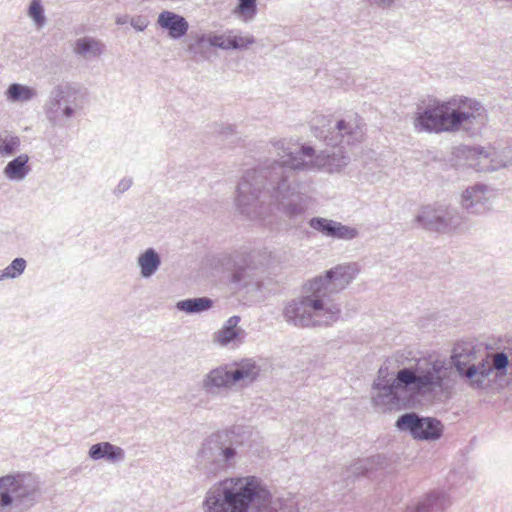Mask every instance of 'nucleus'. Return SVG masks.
Returning a JSON list of instances; mask_svg holds the SVG:
<instances>
[{"label": "nucleus", "mask_w": 512, "mask_h": 512, "mask_svg": "<svg viewBox=\"0 0 512 512\" xmlns=\"http://www.w3.org/2000/svg\"><path fill=\"white\" fill-rule=\"evenodd\" d=\"M358 235L359 231L355 227L344 225L338 221L336 222L333 239L349 241L357 238Z\"/></svg>", "instance_id": "obj_33"}, {"label": "nucleus", "mask_w": 512, "mask_h": 512, "mask_svg": "<svg viewBox=\"0 0 512 512\" xmlns=\"http://www.w3.org/2000/svg\"><path fill=\"white\" fill-rule=\"evenodd\" d=\"M473 152L480 160L479 171H495L512 165V150L509 147L500 151L495 148L475 147Z\"/></svg>", "instance_id": "obj_14"}, {"label": "nucleus", "mask_w": 512, "mask_h": 512, "mask_svg": "<svg viewBox=\"0 0 512 512\" xmlns=\"http://www.w3.org/2000/svg\"><path fill=\"white\" fill-rule=\"evenodd\" d=\"M396 427L408 432L414 439L435 441L443 434V424L436 418L420 416L415 412L404 413L398 417Z\"/></svg>", "instance_id": "obj_12"}, {"label": "nucleus", "mask_w": 512, "mask_h": 512, "mask_svg": "<svg viewBox=\"0 0 512 512\" xmlns=\"http://www.w3.org/2000/svg\"><path fill=\"white\" fill-rule=\"evenodd\" d=\"M0 512H8L4 490L3 476L0 477Z\"/></svg>", "instance_id": "obj_38"}, {"label": "nucleus", "mask_w": 512, "mask_h": 512, "mask_svg": "<svg viewBox=\"0 0 512 512\" xmlns=\"http://www.w3.org/2000/svg\"><path fill=\"white\" fill-rule=\"evenodd\" d=\"M28 15L35 21L38 26L45 23L44 9L40 0H32L29 6Z\"/></svg>", "instance_id": "obj_34"}, {"label": "nucleus", "mask_w": 512, "mask_h": 512, "mask_svg": "<svg viewBox=\"0 0 512 512\" xmlns=\"http://www.w3.org/2000/svg\"><path fill=\"white\" fill-rule=\"evenodd\" d=\"M216 45L223 50H238L246 49L255 43V38L252 35L234 34L233 31L218 34Z\"/></svg>", "instance_id": "obj_22"}, {"label": "nucleus", "mask_w": 512, "mask_h": 512, "mask_svg": "<svg viewBox=\"0 0 512 512\" xmlns=\"http://www.w3.org/2000/svg\"><path fill=\"white\" fill-rule=\"evenodd\" d=\"M466 218L453 207L439 205L438 233H452L464 230Z\"/></svg>", "instance_id": "obj_17"}, {"label": "nucleus", "mask_w": 512, "mask_h": 512, "mask_svg": "<svg viewBox=\"0 0 512 512\" xmlns=\"http://www.w3.org/2000/svg\"><path fill=\"white\" fill-rule=\"evenodd\" d=\"M233 14L243 22H251L257 14V0H237Z\"/></svg>", "instance_id": "obj_29"}, {"label": "nucleus", "mask_w": 512, "mask_h": 512, "mask_svg": "<svg viewBox=\"0 0 512 512\" xmlns=\"http://www.w3.org/2000/svg\"><path fill=\"white\" fill-rule=\"evenodd\" d=\"M20 145V139L17 136L0 135V155L11 156L13 155Z\"/></svg>", "instance_id": "obj_32"}, {"label": "nucleus", "mask_w": 512, "mask_h": 512, "mask_svg": "<svg viewBox=\"0 0 512 512\" xmlns=\"http://www.w3.org/2000/svg\"><path fill=\"white\" fill-rule=\"evenodd\" d=\"M104 47L100 40L85 36L75 41L73 52L84 59L97 58L103 53Z\"/></svg>", "instance_id": "obj_24"}, {"label": "nucleus", "mask_w": 512, "mask_h": 512, "mask_svg": "<svg viewBox=\"0 0 512 512\" xmlns=\"http://www.w3.org/2000/svg\"><path fill=\"white\" fill-rule=\"evenodd\" d=\"M426 359L444 360L450 365L452 390L455 386L453 367L470 388L482 390L489 386L491 376L499 378L506 375L509 366V356L503 351L487 353L478 361L475 346L470 342L456 343L450 361L436 356H429Z\"/></svg>", "instance_id": "obj_6"}, {"label": "nucleus", "mask_w": 512, "mask_h": 512, "mask_svg": "<svg viewBox=\"0 0 512 512\" xmlns=\"http://www.w3.org/2000/svg\"><path fill=\"white\" fill-rule=\"evenodd\" d=\"M488 121V111L481 101L454 95L444 101L434 98L418 105L413 127L419 133L464 131L470 136H477L482 133Z\"/></svg>", "instance_id": "obj_5"}, {"label": "nucleus", "mask_w": 512, "mask_h": 512, "mask_svg": "<svg viewBox=\"0 0 512 512\" xmlns=\"http://www.w3.org/2000/svg\"><path fill=\"white\" fill-rule=\"evenodd\" d=\"M241 446L242 441L232 429L212 433L202 441L197 451V468L207 476L226 472L238 462Z\"/></svg>", "instance_id": "obj_7"}, {"label": "nucleus", "mask_w": 512, "mask_h": 512, "mask_svg": "<svg viewBox=\"0 0 512 512\" xmlns=\"http://www.w3.org/2000/svg\"><path fill=\"white\" fill-rule=\"evenodd\" d=\"M204 512H299L291 493L272 495L255 476L231 477L212 485L203 502Z\"/></svg>", "instance_id": "obj_4"}, {"label": "nucleus", "mask_w": 512, "mask_h": 512, "mask_svg": "<svg viewBox=\"0 0 512 512\" xmlns=\"http://www.w3.org/2000/svg\"><path fill=\"white\" fill-rule=\"evenodd\" d=\"M130 24L137 31H144L147 28L149 21L144 16H136L131 19Z\"/></svg>", "instance_id": "obj_36"}, {"label": "nucleus", "mask_w": 512, "mask_h": 512, "mask_svg": "<svg viewBox=\"0 0 512 512\" xmlns=\"http://www.w3.org/2000/svg\"><path fill=\"white\" fill-rule=\"evenodd\" d=\"M357 263H344L309 280L302 295L288 301L284 320L298 328L329 327L340 319L341 307L334 296L345 289L359 273Z\"/></svg>", "instance_id": "obj_3"}, {"label": "nucleus", "mask_w": 512, "mask_h": 512, "mask_svg": "<svg viewBox=\"0 0 512 512\" xmlns=\"http://www.w3.org/2000/svg\"><path fill=\"white\" fill-rule=\"evenodd\" d=\"M492 190L485 184L477 183L467 187L461 194V206L472 215H483L492 209Z\"/></svg>", "instance_id": "obj_13"}, {"label": "nucleus", "mask_w": 512, "mask_h": 512, "mask_svg": "<svg viewBox=\"0 0 512 512\" xmlns=\"http://www.w3.org/2000/svg\"><path fill=\"white\" fill-rule=\"evenodd\" d=\"M3 482L8 512H25L37 503L39 486L30 474H7Z\"/></svg>", "instance_id": "obj_10"}, {"label": "nucleus", "mask_w": 512, "mask_h": 512, "mask_svg": "<svg viewBox=\"0 0 512 512\" xmlns=\"http://www.w3.org/2000/svg\"><path fill=\"white\" fill-rule=\"evenodd\" d=\"M216 38H218V34L196 35L188 44L187 51L197 61L207 60L209 58L211 48L217 47Z\"/></svg>", "instance_id": "obj_21"}, {"label": "nucleus", "mask_w": 512, "mask_h": 512, "mask_svg": "<svg viewBox=\"0 0 512 512\" xmlns=\"http://www.w3.org/2000/svg\"><path fill=\"white\" fill-rule=\"evenodd\" d=\"M137 266L142 278H151L161 266V257L154 248H147L137 257Z\"/></svg>", "instance_id": "obj_23"}, {"label": "nucleus", "mask_w": 512, "mask_h": 512, "mask_svg": "<svg viewBox=\"0 0 512 512\" xmlns=\"http://www.w3.org/2000/svg\"><path fill=\"white\" fill-rule=\"evenodd\" d=\"M213 305L214 301L211 298L198 297L180 300L176 303V308L187 314H200L211 309Z\"/></svg>", "instance_id": "obj_26"}, {"label": "nucleus", "mask_w": 512, "mask_h": 512, "mask_svg": "<svg viewBox=\"0 0 512 512\" xmlns=\"http://www.w3.org/2000/svg\"><path fill=\"white\" fill-rule=\"evenodd\" d=\"M259 369L251 360H245L237 367L228 365L216 367L202 379L201 388L210 396H218L239 382L251 383L258 376Z\"/></svg>", "instance_id": "obj_9"}, {"label": "nucleus", "mask_w": 512, "mask_h": 512, "mask_svg": "<svg viewBox=\"0 0 512 512\" xmlns=\"http://www.w3.org/2000/svg\"><path fill=\"white\" fill-rule=\"evenodd\" d=\"M239 322V316L234 315L230 317L222 328L214 334V342L218 343L220 346L242 343L245 337V331L238 326Z\"/></svg>", "instance_id": "obj_19"}, {"label": "nucleus", "mask_w": 512, "mask_h": 512, "mask_svg": "<svg viewBox=\"0 0 512 512\" xmlns=\"http://www.w3.org/2000/svg\"><path fill=\"white\" fill-rule=\"evenodd\" d=\"M157 25L167 31L172 39H180L185 36L189 29V23L185 17L175 12L164 10L159 13Z\"/></svg>", "instance_id": "obj_16"}, {"label": "nucleus", "mask_w": 512, "mask_h": 512, "mask_svg": "<svg viewBox=\"0 0 512 512\" xmlns=\"http://www.w3.org/2000/svg\"><path fill=\"white\" fill-rule=\"evenodd\" d=\"M452 504L450 496L441 490H432L423 495L415 505L404 512H445Z\"/></svg>", "instance_id": "obj_15"}, {"label": "nucleus", "mask_w": 512, "mask_h": 512, "mask_svg": "<svg viewBox=\"0 0 512 512\" xmlns=\"http://www.w3.org/2000/svg\"><path fill=\"white\" fill-rule=\"evenodd\" d=\"M451 374L450 365L438 359H419L414 366L398 370L394 378L381 367L372 384L371 402L377 410L391 411L419 397H448L452 393Z\"/></svg>", "instance_id": "obj_2"}, {"label": "nucleus", "mask_w": 512, "mask_h": 512, "mask_svg": "<svg viewBox=\"0 0 512 512\" xmlns=\"http://www.w3.org/2000/svg\"><path fill=\"white\" fill-rule=\"evenodd\" d=\"M29 157L27 154H21L13 160L9 161L4 168V175L14 181L23 180L30 172L28 166Z\"/></svg>", "instance_id": "obj_25"}, {"label": "nucleus", "mask_w": 512, "mask_h": 512, "mask_svg": "<svg viewBox=\"0 0 512 512\" xmlns=\"http://www.w3.org/2000/svg\"><path fill=\"white\" fill-rule=\"evenodd\" d=\"M80 108L79 90L71 85L58 86L51 92L47 117L53 125L63 126L62 118L73 117Z\"/></svg>", "instance_id": "obj_11"}, {"label": "nucleus", "mask_w": 512, "mask_h": 512, "mask_svg": "<svg viewBox=\"0 0 512 512\" xmlns=\"http://www.w3.org/2000/svg\"><path fill=\"white\" fill-rule=\"evenodd\" d=\"M273 147L278 159L246 170L237 186L235 199L242 215L264 224L272 222L270 217L275 210L291 221L305 213L304 193L294 172L340 173L350 162L342 146L316 153L310 145L293 148L283 139L273 142Z\"/></svg>", "instance_id": "obj_1"}, {"label": "nucleus", "mask_w": 512, "mask_h": 512, "mask_svg": "<svg viewBox=\"0 0 512 512\" xmlns=\"http://www.w3.org/2000/svg\"><path fill=\"white\" fill-rule=\"evenodd\" d=\"M336 222L332 219L317 216L312 217L308 224L313 230L321 233L323 236L333 238Z\"/></svg>", "instance_id": "obj_30"}, {"label": "nucleus", "mask_w": 512, "mask_h": 512, "mask_svg": "<svg viewBox=\"0 0 512 512\" xmlns=\"http://www.w3.org/2000/svg\"><path fill=\"white\" fill-rule=\"evenodd\" d=\"M369 1L372 5H375V6H378L381 8H389L395 3V0H369Z\"/></svg>", "instance_id": "obj_39"}, {"label": "nucleus", "mask_w": 512, "mask_h": 512, "mask_svg": "<svg viewBox=\"0 0 512 512\" xmlns=\"http://www.w3.org/2000/svg\"><path fill=\"white\" fill-rule=\"evenodd\" d=\"M133 181L131 178H123L119 181L118 185L114 189V194L119 196L126 192L132 185Z\"/></svg>", "instance_id": "obj_37"}, {"label": "nucleus", "mask_w": 512, "mask_h": 512, "mask_svg": "<svg viewBox=\"0 0 512 512\" xmlns=\"http://www.w3.org/2000/svg\"><path fill=\"white\" fill-rule=\"evenodd\" d=\"M6 95L12 102H26L31 100L36 95V92L28 86L13 83L8 87Z\"/></svg>", "instance_id": "obj_28"}, {"label": "nucleus", "mask_w": 512, "mask_h": 512, "mask_svg": "<svg viewBox=\"0 0 512 512\" xmlns=\"http://www.w3.org/2000/svg\"><path fill=\"white\" fill-rule=\"evenodd\" d=\"M124 23H126V18L125 19H122V18L117 19V24H124Z\"/></svg>", "instance_id": "obj_40"}, {"label": "nucleus", "mask_w": 512, "mask_h": 512, "mask_svg": "<svg viewBox=\"0 0 512 512\" xmlns=\"http://www.w3.org/2000/svg\"><path fill=\"white\" fill-rule=\"evenodd\" d=\"M26 264L27 263L24 258H15L9 266L1 271L3 280L19 277L24 272Z\"/></svg>", "instance_id": "obj_31"}, {"label": "nucleus", "mask_w": 512, "mask_h": 512, "mask_svg": "<svg viewBox=\"0 0 512 512\" xmlns=\"http://www.w3.org/2000/svg\"><path fill=\"white\" fill-rule=\"evenodd\" d=\"M374 458L375 457H373L371 459L367 458V459L359 460L358 462H356L354 465H352L350 467L349 471L356 476L364 475L365 473H367L369 470L372 469V464L374 463Z\"/></svg>", "instance_id": "obj_35"}, {"label": "nucleus", "mask_w": 512, "mask_h": 512, "mask_svg": "<svg viewBox=\"0 0 512 512\" xmlns=\"http://www.w3.org/2000/svg\"><path fill=\"white\" fill-rule=\"evenodd\" d=\"M123 448L110 442L103 441L93 444L88 450V457L94 461L106 460L109 463L117 464L125 460Z\"/></svg>", "instance_id": "obj_20"}, {"label": "nucleus", "mask_w": 512, "mask_h": 512, "mask_svg": "<svg viewBox=\"0 0 512 512\" xmlns=\"http://www.w3.org/2000/svg\"><path fill=\"white\" fill-rule=\"evenodd\" d=\"M262 272V266L254 265L252 257H250L249 261L245 260L243 265L237 264L235 266L231 275V281L239 287L258 286L261 281L260 274Z\"/></svg>", "instance_id": "obj_18"}, {"label": "nucleus", "mask_w": 512, "mask_h": 512, "mask_svg": "<svg viewBox=\"0 0 512 512\" xmlns=\"http://www.w3.org/2000/svg\"><path fill=\"white\" fill-rule=\"evenodd\" d=\"M439 219V205H427L420 209L415 217V222L419 227L428 231H437Z\"/></svg>", "instance_id": "obj_27"}, {"label": "nucleus", "mask_w": 512, "mask_h": 512, "mask_svg": "<svg viewBox=\"0 0 512 512\" xmlns=\"http://www.w3.org/2000/svg\"><path fill=\"white\" fill-rule=\"evenodd\" d=\"M311 129L316 138L333 147L359 143L364 136L361 121L356 115L337 120L335 123L327 116L317 115L312 119Z\"/></svg>", "instance_id": "obj_8"}]
</instances>
